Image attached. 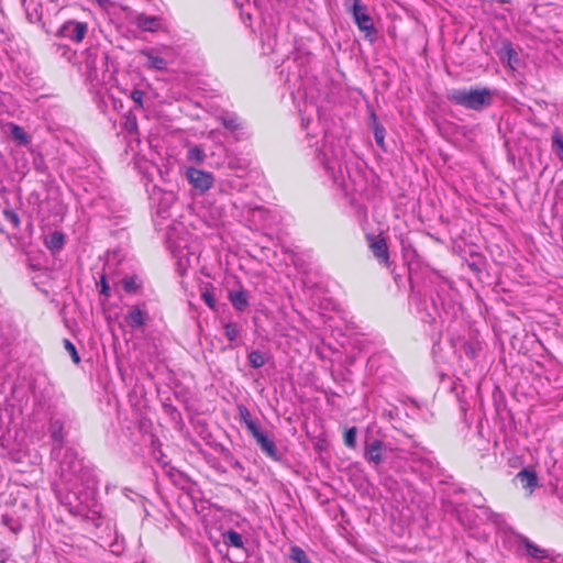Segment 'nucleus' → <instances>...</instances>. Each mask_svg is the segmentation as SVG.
I'll return each mask as SVG.
<instances>
[{
    "mask_svg": "<svg viewBox=\"0 0 563 563\" xmlns=\"http://www.w3.org/2000/svg\"><path fill=\"white\" fill-rule=\"evenodd\" d=\"M494 95V91L487 87H462L450 89L446 99L455 106L482 112L493 104Z\"/></svg>",
    "mask_w": 563,
    "mask_h": 563,
    "instance_id": "f257e3e1",
    "label": "nucleus"
},
{
    "mask_svg": "<svg viewBox=\"0 0 563 563\" xmlns=\"http://www.w3.org/2000/svg\"><path fill=\"white\" fill-rule=\"evenodd\" d=\"M352 7L347 11L352 14L358 30L364 33V37L374 43L377 38L378 31L374 25L373 18L368 13V8L361 0H351Z\"/></svg>",
    "mask_w": 563,
    "mask_h": 563,
    "instance_id": "f03ea898",
    "label": "nucleus"
},
{
    "mask_svg": "<svg viewBox=\"0 0 563 563\" xmlns=\"http://www.w3.org/2000/svg\"><path fill=\"white\" fill-rule=\"evenodd\" d=\"M391 452L393 449L388 443L378 439H366L363 456L368 463L378 465L383 463Z\"/></svg>",
    "mask_w": 563,
    "mask_h": 563,
    "instance_id": "7ed1b4c3",
    "label": "nucleus"
},
{
    "mask_svg": "<svg viewBox=\"0 0 563 563\" xmlns=\"http://www.w3.org/2000/svg\"><path fill=\"white\" fill-rule=\"evenodd\" d=\"M15 506L25 509L26 503L24 500H21L19 503L18 498H10L9 500L5 501V507L8 508V510L1 515V523L13 533H18L22 529L21 521L16 517V511L10 510V508H13Z\"/></svg>",
    "mask_w": 563,
    "mask_h": 563,
    "instance_id": "20e7f679",
    "label": "nucleus"
},
{
    "mask_svg": "<svg viewBox=\"0 0 563 563\" xmlns=\"http://www.w3.org/2000/svg\"><path fill=\"white\" fill-rule=\"evenodd\" d=\"M88 30L86 22H77L74 20L65 22L57 31L56 36L66 37L76 43L84 40Z\"/></svg>",
    "mask_w": 563,
    "mask_h": 563,
    "instance_id": "39448f33",
    "label": "nucleus"
},
{
    "mask_svg": "<svg viewBox=\"0 0 563 563\" xmlns=\"http://www.w3.org/2000/svg\"><path fill=\"white\" fill-rule=\"evenodd\" d=\"M186 177L188 181L201 192L207 191L213 184L212 174L195 167H188L186 169Z\"/></svg>",
    "mask_w": 563,
    "mask_h": 563,
    "instance_id": "423d86ee",
    "label": "nucleus"
},
{
    "mask_svg": "<svg viewBox=\"0 0 563 563\" xmlns=\"http://www.w3.org/2000/svg\"><path fill=\"white\" fill-rule=\"evenodd\" d=\"M255 440L258 446L261 448V451L266 456L271 457L276 462L285 461V454L277 449L274 439H271L265 431L257 435Z\"/></svg>",
    "mask_w": 563,
    "mask_h": 563,
    "instance_id": "0eeeda50",
    "label": "nucleus"
},
{
    "mask_svg": "<svg viewBox=\"0 0 563 563\" xmlns=\"http://www.w3.org/2000/svg\"><path fill=\"white\" fill-rule=\"evenodd\" d=\"M145 302L135 305L131 307L128 311L124 320L126 324L131 328H142L145 325L146 320L148 319L147 311L145 310Z\"/></svg>",
    "mask_w": 563,
    "mask_h": 563,
    "instance_id": "6e6552de",
    "label": "nucleus"
},
{
    "mask_svg": "<svg viewBox=\"0 0 563 563\" xmlns=\"http://www.w3.org/2000/svg\"><path fill=\"white\" fill-rule=\"evenodd\" d=\"M367 240L369 241V249L375 255V257L382 262L388 265L389 263V252H388V245L385 238L382 236H375V235H367Z\"/></svg>",
    "mask_w": 563,
    "mask_h": 563,
    "instance_id": "1a4fd4ad",
    "label": "nucleus"
},
{
    "mask_svg": "<svg viewBox=\"0 0 563 563\" xmlns=\"http://www.w3.org/2000/svg\"><path fill=\"white\" fill-rule=\"evenodd\" d=\"M236 408L240 420L245 424L247 431L252 434L254 439L262 432H264L261 428L258 420L252 418V415L245 405L239 404Z\"/></svg>",
    "mask_w": 563,
    "mask_h": 563,
    "instance_id": "9d476101",
    "label": "nucleus"
},
{
    "mask_svg": "<svg viewBox=\"0 0 563 563\" xmlns=\"http://www.w3.org/2000/svg\"><path fill=\"white\" fill-rule=\"evenodd\" d=\"M516 479L521 483L522 488L529 492V495L539 486L538 474L532 467H523L517 473Z\"/></svg>",
    "mask_w": 563,
    "mask_h": 563,
    "instance_id": "9b49d317",
    "label": "nucleus"
},
{
    "mask_svg": "<svg viewBox=\"0 0 563 563\" xmlns=\"http://www.w3.org/2000/svg\"><path fill=\"white\" fill-rule=\"evenodd\" d=\"M498 55L500 59L507 60V64L515 69V66L519 64L520 59L518 53L512 46V43L508 38H504L500 43Z\"/></svg>",
    "mask_w": 563,
    "mask_h": 563,
    "instance_id": "f8f14e48",
    "label": "nucleus"
},
{
    "mask_svg": "<svg viewBox=\"0 0 563 563\" xmlns=\"http://www.w3.org/2000/svg\"><path fill=\"white\" fill-rule=\"evenodd\" d=\"M5 132L16 143V145L25 146L31 143V136L22 126L15 123H8Z\"/></svg>",
    "mask_w": 563,
    "mask_h": 563,
    "instance_id": "ddd939ff",
    "label": "nucleus"
},
{
    "mask_svg": "<svg viewBox=\"0 0 563 563\" xmlns=\"http://www.w3.org/2000/svg\"><path fill=\"white\" fill-rule=\"evenodd\" d=\"M65 423L60 419H51L48 424V433L52 440L62 446L66 442V434L64 432Z\"/></svg>",
    "mask_w": 563,
    "mask_h": 563,
    "instance_id": "4468645a",
    "label": "nucleus"
},
{
    "mask_svg": "<svg viewBox=\"0 0 563 563\" xmlns=\"http://www.w3.org/2000/svg\"><path fill=\"white\" fill-rule=\"evenodd\" d=\"M81 467L82 463L77 457V453L73 449H67L62 461L63 471L76 474L81 470Z\"/></svg>",
    "mask_w": 563,
    "mask_h": 563,
    "instance_id": "2eb2a0df",
    "label": "nucleus"
},
{
    "mask_svg": "<svg viewBox=\"0 0 563 563\" xmlns=\"http://www.w3.org/2000/svg\"><path fill=\"white\" fill-rule=\"evenodd\" d=\"M136 25L145 32H156L161 27V19L154 15L141 13L136 16Z\"/></svg>",
    "mask_w": 563,
    "mask_h": 563,
    "instance_id": "dca6fc26",
    "label": "nucleus"
},
{
    "mask_svg": "<svg viewBox=\"0 0 563 563\" xmlns=\"http://www.w3.org/2000/svg\"><path fill=\"white\" fill-rule=\"evenodd\" d=\"M520 544L525 547L528 554L534 559H549L550 553L545 549H541L539 545L534 544L527 537L519 534L518 536Z\"/></svg>",
    "mask_w": 563,
    "mask_h": 563,
    "instance_id": "f3484780",
    "label": "nucleus"
},
{
    "mask_svg": "<svg viewBox=\"0 0 563 563\" xmlns=\"http://www.w3.org/2000/svg\"><path fill=\"white\" fill-rule=\"evenodd\" d=\"M369 118H371L369 126L373 130L375 142L382 150L386 151L385 141H384L385 132H386L385 128L380 123H378L377 115L374 111H371Z\"/></svg>",
    "mask_w": 563,
    "mask_h": 563,
    "instance_id": "a211bd4d",
    "label": "nucleus"
},
{
    "mask_svg": "<svg viewBox=\"0 0 563 563\" xmlns=\"http://www.w3.org/2000/svg\"><path fill=\"white\" fill-rule=\"evenodd\" d=\"M44 244L53 254L59 252L65 244V234L62 231H53L45 238Z\"/></svg>",
    "mask_w": 563,
    "mask_h": 563,
    "instance_id": "6ab92c4d",
    "label": "nucleus"
},
{
    "mask_svg": "<svg viewBox=\"0 0 563 563\" xmlns=\"http://www.w3.org/2000/svg\"><path fill=\"white\" fill-rule=\"evenodd\" d=\"M229 299L238 311H244L249 306L247 294L244 290L230 291Z\"/></svg>",
    "mask_w": 563,
    "mask_h": 563,
    "instance_id": "aec40b11",
    "label": "nucleus"
},
{
    "mask_svg": "<svg viewBox=\"0 0 563 563\" xmlns=\"http://www.w3.org/2000/svg\"><path fill=\"white\" fill-rule=\"evenodd\" d=\"M142 55H144L147 60V67L156 70H164L167 67V62L159 56H156L153 54L152 49H144L141 52Z\"/></svg>",
    "mask_w": 563,
    "mask_h": 563,
    "instance_id": "412c9836",
    "label": "nucleus"
},
{
    "mask_svg": "<svg viewBox=\"0 0 563 563\" xmlns=\"http://www.w3.org/2000/svg\"><path fill=\"white\" fill-rule=\"evenodd\" d=\"M222 536H223V542L227 545H230V547H233L236 549L244 548L243 538L238 531L230 529V530L225 531Z\"/></svg>",
    "mask_w": 563,
    "mask_h": 563,
    "instance_id": "4be33fe9",
    "label": "nucleus"
},
{
    "mask_svg": "<svg viewBox=\"0 0 563 563\" xmlns=\"http://www.w3.org/2000/svg\"><path fill=\"white\" fill-rule=\"evenodd\" d=\"M288 558L294 563H312L306 551L296 544L289 548Z\"/></svg>",
    "mask_w": 563,
    "mask_h": 563,
    "instance_id": "5701e85b",
    "label": "nucleus"
},
{
    "mask_svg": "<svg viewBox=\"0 0 563 563\" xmlns=\"http://www.w3.org/2000/svg\"><path fill=\"white\" fill-rule=\"evenodd\" d=\"M121 284L124 291L128 294H134L142 287V282L140 280L137 275L125 276L121 280Z\"/></svg>",
    "mask_w": 563,
    "mask_h": 563,
    "instance_id": "b1692460",
    "label": "nucleus"
},
{
    "mask_svg": "<svg viewBox=\"0 0 563 563\" xmlns=\"http://www.w3.org/2000/svg\"><path fill=\"white\" fill-rule=\"evenodd\" d=\"M22 5L25 9L26 19L29 22L35 23V22L42 21V3L41 2L37 1L35 3V7L32 10L26 5V0H22Z\"/></svg>",
    "mask_w": 563,
    "mask_h": 563,
    "instance_id": "393cba45",
    "label": "nucleus"
},
{
    "mask_svg": "<svg viewBox=\"0 0 563 563\" xmlns=\"http://www.w3.org/2000/svg\"><path fill=\"white\" fill-rule=\"evenodd\" d=\"M218 120L227 130L231 132L236 131L242 126L241 123L239 122V118L235 114L221 115L218 118Z\"/></svg>",
    "mask_w": 563,
    "mask_h": 563,
    "instance_id": "a878e982",
    "label": "nucleus"
},
{
    "mask_svg": "<svg viewBox=\"0 0 563 563\" xmlns=\"http://www.w3.org/2000/svg\"><path fill=\"white\" fill-rule=\"evenodd\" d=\"M247 361L252 368H260L265 364V357L263 353L258 350H252L247 354Z\"/></svg>",
    "mask_w": 563,
    "mask_h": 563,
    "instance_id": "bb28decb",
    "label": "nucleus"
},
{
    "mask_svg": "<svg viewBox=\"0 0 563 563\" xmlns=\"http://www.w3.org/2000/svg\"><path fill=\"white\" fill-rule=\"evenodd\" d=\"M552 145L556 156L563 162V136L558 129L552 134Z\"/></svg>",
    "mask_w": 563,
    "mask_h": 563,
    "instance_id": "cd10ccee",
    "label": "nucleus"
},
{
    "mask_svg": "<svg viewBox=\"0 0 563 563\" xmlns=\"http://www.w3.org/2000/svg\"><path fill=\"white\" fill-rule=\"evenodd\" d=\"M473 505L479 509L483 510L484 515L487 517V519L489 521H492L493 523H496L498 525L499 522L503 521V518H501V515L500 514H497L495 512L494 510H492L489 507L487 506H484L482 504H478V503H473Z\"/></svg>",
    "mask_w": 563,
    "mask_h": 563,
    "instance_id": "c85d7f7f",
    "label": "nucleus"
},
{
    "mask_svg": "<svg viewBox=\"0 0 563 563\" xmlns=\"http://www.w3.org/2000/svg\"><path fill=\"white\" fill-rule=\"evenodd\" d=\"M356 434H357L356 427H351L345 430L343 440H344V444L347 448L354 449L356 446Z\"/></svg>",
    "mask_w": 563,
    "mask_h": 563,
    "instance_id": "c756f323",
    "label": "nucleus"
},
{
    "mask_svg": "<svg viewBox=\"0 0 563 563\" xmlns=\"http://www.w3.org/2000/svg\"><path fill=\"white\" fill-rule=\"evenodd\" d=\"M33 167L37 173L46 174L48 177H51V174L48 173V167L45 163L44 156L38 153L33 158Z\"/></svg>",
    "mask_w": 563,
    "mask_h": 563,
    "instance_id": "7c9ffc66",
    "label": "nucleus"
},
{
    "mask_svg": "<svg viewBox=\"0 0 563 563\" xmlns=\"http://www.w3.org/2000/svg\"><path fill=\"white\" fill-rule=\"evenodd\" d=\"M67 504L70 506V511L74 514H80L81 509L80 506L84 504L82 500H80V497L74 494H68L66 496Z\"/></svg>",
    "mask_w": 563,
    "mask_h": 563,
    "instance_id": "2f4dec72",
    "label": "nucleus"
},
{
    "mask_svg": "<svg viewBox=\"0 0 563 563\" xmlns=\"http://www.w3.org/2000/svg\"><path fill=\"white\" fill-rule=\"evenodd\" d=\"M63 344H64L65 350L69 353L71 361L75 364H79L81 358H80V355H79L76 346L74 345V343L68 339H64Z\"/></svg>",
    "mask_w": 563,
    "mask_h": 563,
    "instance_id": "473e14b6",
    "label": "nucleus"
},
{
    "mask_svg": "<svg viewBox=\"0 0 563 563\" xmlns=\"http://www.w3.org/2000/svg\"><path fill=\"white\" fill-rule=\"evenodd\" d=\"M123 130L129 134L133 135L137 133V121L136 117L133 114H129L123 122Z\"/></svg>",
    "mask_w": 563,
    "mask_h": 563,
    "instance_id": "72a5a7b5",
    "label": "nucleus"
},
{
    "mask_svg": "<svg viewBox=\"0 0 563 563\" xmlns=\"http://www.w3.org/2000/svg\"><path fill=\"white\" fill-rule=\"evenodd\" d=\"M224 334L230 342H233L239 334V330L235 323L227 322L223 324Z\"/></svg>",
    "mask_w": 563,
    "mask_h": 563,
    "instance_id": "f704fd0d",
    "label": "nucleus"
},
{
    "mask_svg": "<svg viewBox=\"0 0 563 563\" xmlns=\"http://www.w3.org/2000/svg\"><path fill=\"white\" fill-rule=\"evenodd\" d=\"M163 408H164V411L169 415L172 417V419H176V418H181V415L180 412L178 411V409L172 405L170 402V399L169 398H166L164 401H163Z\"/></svg>",
    "mask_w": 563,
    "mask_h": 563,
    "instance_id": "c9c22d12",
    "label": "nucleus"
},
{
    "mask_svg": "<svg viewBox=\"0 0 563 563\" xmlns=\"http://www.w3.org/2000/svg\"><path fill=\"white\" fill-rule=\"evenodd\" d=\"M2 214H3L4 219L8 222H11L14 225V228L19 227L20 218H19L18 213L14 210H12V209H4L2 211Z\"/></svg>",
    "mask_w": 563,
    "mask_h": 563,
    "instance_id": "e433bc0d",
    "label": "nucleus"
},
{
    "mask_svg": "<svg viewBox=\"0 0 563 563\" xmlns=\"http://www.w3.org/2000/svg\"><path fill=\"white\" fill-rule=\"evenodd\" d=\"M205 158V153L199 146H194L188 151V159H194L197 162H202Z\"/></svg>",
    "mask_w": 563,
    "mask_h": 563,
    "instance_id": "4c0bfd02",
    "label": "nucleus"
},
{
    "mask_svg": "<svg viewBox=\"0 0 563 563\" xmlns=\"http://www.w3.org/2000/svg\"><path fill=\"white\" fill-rule=\"evenodd\" d=\"M131 99L135 102V108L143 109V97L144 91L140 89H133L130 95Z\"/></svg>",
    "mask_w": 563,
    "mask_h": 563,
    "instance_id": "58836bf2",
    "label": "nucleus"
},
{
    "mask_svg": "<svg viewBox=\"0 0 563 563\" xmlns=\"http://www.w3.org/2000/svg\"><path fill=\"white\" fill-rule=\"evenodd\" d=\"M201 298L210 309L216 310V298L212 292H210L208 289H205L201 292Z\"/></svg>",
    "mask_w": 563,
    "mask_h": 563,
    "instance_id": "ea45409f",
    "label": "nucleus"
},
{
    "mask_svg": "<svg viewBox=\"0 0 563 563\" xmlns=\"http://www.w3.org/2000/svg\"><path fill=\"white\" fill-rule=\"evenodd\" d=\"M477 344L472 342H465L463 345L464 353L471 358H474L477 355Z\"/></svg>",
    "mask_w": 563,
    "mask_h": 563,
    "instance_id": "a19ab883",
    "label": "nucleus"
},
{
    "mask_svg": "<svg viewBox=\"0 0 563 563\" xmlns=\"http://www.w3.org/2000/svg\"><path fill=\"white\" fill-rule=\"evenodd\" d=\"M99 287H100V290H99L100 295H103L106 297H110V295H111L110 286L108 284L106 275H101L100 282H99Z\"/></svg>",
    "mask_w": 563,
    "mask_h": 563,
    "instance_id": "79ce46f5",
    "label": "nucleus"
},
{
    "mask_svg": "<svg viewBox=\"0 0 563 563\" xmlns=\"http://www.w3.org/2000/svg\"><path fill=\"white\" fill-rule=\"evenodd\" d=\"M465 510H466V508H462V506L456 505V506H453V508H452V514H453L454 516H456V518H457V519H461V518H462V514H463V511H465Z\"/></svg>",
    "mask_w": 563,
    "mask_h": 563,
    "instance_id": "37998d69",
    "label": "nucleus"
},
{
    "mask_svg": "<svg viewBox=\"0 0 563 563\" xmlns=\"http://www.w3.org/2000/svg\"><path fill=\"white\" fill-rule=\"evenodd\" d=\"M468 267H470L471 271H473V272H475L477 274L482 272V268H481V266L477 263H470Z\"/></svg>",
    "mask_w": 563,
    "mask_h": 563,
    "instance_id": "c03bdc74",
    "label": "nucleus"
},
{
    "mask_svg": "<svg viewBox=\"0 0 563 563\" xmlns=\"http://www.w3.org/2000/svg\"><path fill=\"white\" fill-rule=\"evenodd\" d=\"M101 7H106L109 3V0H96Z\"/></svg>",
    "mask_w": 563,
    "mask_h": 563,
    "instance_id": "a18cd8bd",
    "label": "nucleus"
},
{
    "mask_svg": "<svg viewBox=\"0 0 563 563\" xmlns=\"http://www.w3.org/2000/svg\"><path fill=\"white\" fill-rule=\"evenodd\" d=\"M5 190H7V188H5V186H4V183H3V180L0 178V192H3V191H5Z\"/></svg>",
    "mask_w": 563,
    "mask_h": 563,
    "instance_id": "49530a36",
    "label": "nucleus"
},
{
    "mask_svg": "<svg viewBox=\"0 0 563 563\" xmlns=\"http://www.w3.org/2000/svg\"><path fill=\"white\" fill-rule=\"evenodd\" d=\"M233 466L236 467V468H243L242 464L239 461H235L233 463Z\"/></svg>",
    "mask_w": 563,
    "mask_h": 563,
    "instance_id": "de8ad7c7",
    "label": "nucleus"
},
{
    "mask_svg": "<svg viewBox=\"0 0 563 563\" xmlns=\"http://www.w3.org/2000/svg\"><path fill=\"white\" fill-rule=\"evenodd\" d=\"M174 395L177 399H180V397L183 396V394L178 391H175Z\"/></svg>",
    "mask_w": 563,
    "mask_h": 563,
    "instance_id": "09e8293b",
    "label": "nucleus"
},
{
    "mask_svg": "<svg viewBox=\"0 0 563 563\" xmlns=\"http://www.w3.org/2000/svg\"><path fill=\"white\" fill-rule=\"evenodd\" d=\"M35 286H36V288H37L40 291L42 290V285H37V284L35 283Z\"/></svg>",
    "mask_w": 563,
    "mask_h": 563,
    "instance_id": "8fccbe9b",
    "label": "nucleus"
},
{
    "mask_svg": "<svg viewBox=\"0 0 563 563\" xmlns=\"http://www.w3.org/2000/svg\"><path fill=\"white\" fill-rule=\"evenodd\" d=\"M31 267H32L33 269H40V267H38V266L33 265V264L31 265Z\"/></svg>",
    "mask_w": 563,
    "mask_h": 563,
    "instance_id": "3c124183",
    "label": "nucleus"
},
{
    "mask_svg": "<svg viewBox=\"0 0 563 563\" xmlns=\"http://www.w3.org/2000/svg\"><path fill=\"white\" fill-rule=\"evenodd\" d=\"M463 492H464L463 488H459V489L455 490V493H463Z\"/></svg>",
    "mask_w": 563,
    "mask_h": 563,
    "instance_id": "603ef678",
    "label": "nucleus"
},
{
    "mask_svg": "<svg viewBox=\"0 0 563 563\" xmlns=\"http://www.w3.org/2000/svg\"><path fill=\"white\" fill-rule=\"evenodd\" d=\"M41 291L44 292L45 295H48V291L45 289H42Z\"/></svg>",
    "mask_w": 563,
    "mask_h": 563,
    "instance_id": "864d4df0",
    "label": "nucleus"
},
{
    "mask_svg": "<svg viewBox=\"0 0 563 563\" xmlns=\"http://www.w3.org/2000/svg\"><path fill=\"white\" fill-rule=\"evenodd\" d=\"M301 122L303 125L307 124V121H305V119H301Z\"/></svg>",
    "mask_w": 563,
    "mask_h": 563,
    "instance_id": "5fc2aeb1",
    "label": "nucleus"
},
{
    "mask_svg": "<svg viewBox=\"0 0 563 563\" xmlns=\"http://www.w3.org/2000/svg\"><path fill=\"white\" fill-rule=\"evenodd\" d=\"M301 122L303 125L307 124V121H305V119H301Z\"/></svg>",
    "mask_w": 563,
    "mask_h": 563,
    "instance_id": "6e6d98bb",
    "label": "nucleus"
},
{
    "mask_svg": "<svg viewBox=\"0 0 563 563\" xmlns=\"http://www.w3.org/2000/svg\"><path fill=\"white\" fill-rule=\"evenodd\" d=\"M0 157H2V154L0 153Z\"/></svg>",
    "mask_w": 563,
    "mask_h": 563,
    "instance_id": "4d7b16f0",
    "label": "nucleus"
}]
</instances>
